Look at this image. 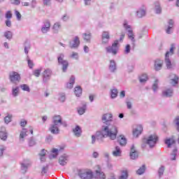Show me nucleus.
Returning a JSON list of instances; mask_svg holds the SVG:
<instances>
[{"mask_svg": "<svg viewBox=\"0 0 179 179\" xmlns=\"http://www.w3.org/2000/svg\"><path fill=\"white\" fill-rule=\"evenodd\" d=\"M118 134V129L115 125L103 126L102 131L100 132V138H110L112 141L117 139V135Z\"/></svg>", "mask_w": 179, "mask_h": 179, "instance_id": "f257e3e1", "label": "nucleus"}, {"mask_svg": "<svg viewBox=\"0 0 179 179\" xmlns=\"http://www.w3.org/2000/svg\"><path fill=\"white\" fill-rule=\"evenodd\" d=\"M64 58H65V55L61 53L57 58V61L59 65H62V69L63 72H66L69 66V62H68V61H66V59H64Z\"/></svg>", "mask_w": 179, "mask_h": 179, "instance_id": "f03ea898", "label": "nucleus"}, {"mask_svg": "<svg viewBox=\"0 0 179 179\" xmlns=\"http://www.w3.org/2000/svg\"><path fill=\"white\" fill-rule=\"evenodd\" d=\"M9 79L11 83H17L20 82L22 77H20V74L16 71H11L9 73Z\"/></svg>", "mask_w": 179, "mask_h": 179, "instance_id": "7ed1b4c3", "label": "nucleus"}, {"mask_svg": "<svg viewBox=\"0 0 179 179\" xmlns=\"http://www.w3.org/2000/svg\"><path fill=\"white\" fill-rule=\"evenodd\" d=\"M123 26L126 30H128V38L129 40H131L133 43H135V35L134 34V31L131 29V26L128 25V22H127V21L124 22Z\"/></svg>", "mask_w": 179, "mask_h": 179, "instance_id": "20e7f679", "label": "nucleus"}, {"mask_svg": "<svg viewBox=\"0 0 179 179\" xmlns=\"http://www.w3.org/2000/svg\"><path fill=\"white\" fill-rule=\"evenodd\" d=\"M106 51L107 52H110L111 54H113V55H115L118 51V41H115L112 44V46L106 48Z\"/></svg>", "mask_w": 179, "mask_h": 179, "instance_id": "39448f33", "label": "nucleus"}, {"mask_svg": "<svg viewBox=\"0 0 179 179\" xmlns=\"http://www.w3.org/2000/svg\"><path fill=\"white\" fill-rule=\"evenodd\" d=\"M157 141H159V137L153 134L148 137L146 143L149 145L150 148H153V146L157 143Z\"/></svg>", "mask_w": 179, "mask_h": 179, "instance_id": "423d86ee", "label": "nucleus"}, {"mask_svg": "<svg viewBox=\"0 0 179 179\" xmlns=\"http://www.w3.org/2000/svg\"><path fill=\"white\" fill-rule=\"evenodd\" d=\"M95 169V173L98 178L106 179V174H104V172L101 171V167H100V165H96Z\"/></svg>", "mask_w": 179, "mask_h": 179, "instance_id": "0eeeda50", "label": "nucleus"}, {"mask_svg": "<svg viewBox=\"0 0 179 179\" xmlns=\"http://www.w3.org/2000/svg\"><path fill=\"white\" fill-rule=\"evenodd\" d=\"M102 121L103 124H108L113 121V115L111 113H105L102 116Z\"/></svg>", "mask_w": 179, "mask_h": 179, "instance_id": "6e6552de", "label": "nucleus"}, {"mask_svg": "<svg viewBox=\"0 0 179 179\" xmlns=\"http://www.w3.org/2000/svg\"><path fill=\"white\" fill-rule=\"evenodd\" d=\"M80 177L82 179H92L93 178V172L91 171H85L84 173H80Z\"/></svg>", "mask_w": 179, "mask_h": 179, "instance_id": "1a4fd4ad", "label": "nucleus"}, {"mask_svg": "<svg viewBox=\"0 0 179 179\" xmlns=\"http://www.w3.org/2000/svg\"><path fill=\"white\" fill-rule=\"evenodd\" d=\"M143 131V127L142 125H138L136 128L133 131V136L134 138H138L141 134H142V131Z\"/></svg>", "mask_w": 179, "mask_h": 179, "instance_id": "9d476101", "label": "nucleus"}, {"mask_svg": "<svg viewBox=\"0 0 179 179\" xmlns=\"http://www.w3.org/2000/svg\"><path fill=\"white\" fill-rule=\"evenodd\" d=\"M49 131L51 134L57 135L59 134V128L58 127V124L53 123L49 128Z\"/></svg>", "mask_w": 179, "mask_h": 179, "instance_id": "9b49d317", "label": "nucleus"}, {"mask_svg": "<svg viewBox=\"0 0 179 179\" xmlns=\"http://www.w3.org/2000/svg\"><path fill=\"white\" fill-rule=\"evenodd\" d=\"M102 44H107L110 40V32L109 31H103L102 33Z\"/></svg>", "mask_w": 179, "mask_h": 179, "instance_id": "f8f14e48", "label": "nucleus"}, {"mask_svg": "<svg viewBox=\"0 0 179 179\" xmlns=\"http://www.w3.org/2000/svg\"><path fill=\"white\" fill-rule=\"evenodd\" d=\"M117 142L120 143V146H125L127 145V138L124 135H120L117 136Z\"/></svg>", "mask_w": 179, "mask_h": 179, "instance_id": "ddd939ff", "label": "nucleus"}, {"mask_svg": "<svg viewBox=\"0 0 179 179\" xmlns=\"http://www.w3.org/2000/svg\"><path fill=\"white\" fill-rule=\"evenodd\" d=\"M0 139H1V141H6V139H8V134H6V130L5 129V127L1 128Z\"/></svg>", "mask_w": 179, "mask_h": 179, "instance_id": "4468645a", "label": "nucleus"}, {"mask_svg": "<svg viewBox=\"0 0 179 179\" xmlns=\"http://www.w3.org/2000/svg\"><path fill=\"white\" fill-rule=\"evenodd\" d=\"M163 66V61L159 59H156L155 62V71H160Z\"/></svg>", "mask_w": 179, "mask_h": 179, "instance_id": "2eb2a0df", "label": "nucleus"}, {"mask_svg": "<svg viewBox=\"0 0 179 179\" xmlns=\"http://www.w3.org/2000/svg\"><path fill=\"white\" fill-rule=\"evenodd\" d=\"M80 45V41L79 40L78 36H75V38L73 40V44L71 46V48H78Z\"/></svg>", "mask_w": 179, "mask_h": 179, "instance_id": "dca6fc26", "label": "nucleus"}, {"mask_svg": "<svg viewBox=\"0 0 179 179\" xmlns=\"http://www.w3.org/2000/svg\"><path fill=\"white\" fill-rule=\"evenodd\" d=\"M130 157L132 160H135V159L138 158V152L135 150V147L134 145H132L131 148Z\"/></svg>", "mask_w": 179, "mask_h": 179, "instance_id": "f3484780", "label": "nucleus"}, {"mask_svg": "<svg viewBox=\"0 0 179 179\" xmlns=\"http://www.w3.org/2000/svg\"><path fill=\"white\" fill-rule=\"evenodd\" d=\"M59 164H61V166H65V164L68 163V156H66V155H62L59 158Z\"/></svg>", "mask_w": 179, "mask_h": 179, "instance_id": "a211bd4d", "label": "nucleus"}, {"mask_svg": "<svg viewBox=\"0 0 179 179\" xmlns=\"http://www.w3.org/2000/svg\"><path fill=\"white\" fill-rule=\"evenodd\" d=\"M73 132L75 136L79 137L82 135V129L80 126H76L73 129Z\"/></svg>", "mask_w": 179, "mask_h": 179, "instance_id": "6ab92c4d", "label": "nucleus"}, {"mask_svg": "<svg viewBox=\"0 0 179 179\" xmlns=\"http://www.w3.org/2000/svg\"><path fill=\"white\" fill-rule=\"evenodd\" d=\"M170 55L169 52H166V55H165V62L166 64V67L168 69H170L171 68V61H170V59L169 58Z\"/></svg>", "mask_w": 179, "mask_h": 179, "instance_id": "aec40b11", "label": "nucleus"}, {"mask_svg": "<svg viewBox=\"0 0 179 179\" xmlns=\"http://www.w3.org/2000/svg\"><path fill=\"white\" fill-rule=\"evenodd\" d=\"M51 73H52V71L50 69H47L46 70H45L43 71V80H47L46 79H48L50 78V77L51 76Z\"/></svg>", "mask_w": 179, "mask_h": 179, "instance_id": "412c9836", "label": "nucleus"}, {"mask_svg": "<svg viewBox=\"0 0 179 179\" xmlns=\"http://www.w3.org/2000/svg\"><path fill=\"white\" fill-rule=\"evenodd\" d=\"M121 176H119L118 179H128V170L123 169L120 171Z\"/></svg>", "mask_w": 179, "mask_h": 179, "instance_id": "4be33fe9", "label": "nucleus"}, {"mask_svg": "<svg viewBox=\"0 0 179 179\" xmlns=\"http://www.w3.org/2000/svg\"><path fill=\"white\" fill-rule=\"evenodd\" d=\"M168 28L166 29L167 34H170L171 33V29L174 27V21L173 20H169V21Z\"/></svg>", "mask_w": 179, "mask_h": 179, "instance_id": "5701e85b", "label": "nucleus"}, {"mask_svg": "<svg viewBox=\"0 0 179 179\" xmlns=\"http://www.w3.org/2000/svg\"><path fill=\"white\" fill-rule=\"evenodd\" d=\"M171 84L172 86H176L178 83V77L174 74L171 76Z\"/></svg>", "mask_w": 179, "mask_h": 179, "instance_id": "b1692460", "label": "nucleus"}, {"mask_svg": "<svg viewBox=\"0 0 179 179\" xmlns=\"http://www.w3.org/2000/svg\"><path fill=\"white\" fill-rule=\"evenodd\" d=\"M53 124H62V117H61V115H55L53 117Z\"/></svg>", "mask_w": 179, "mask_h": 179, "instance_id": "393cba45", "label": "nucleus"}, {"mask_svg": "<svg viewBox=\"0 0 179 179\" xmlns=\"http://www.w3.org/2000/svg\"><path fill=\"white\" fill-rule=\"evenodd\" d=\"M73 85H75V77L71 76L69 80V83H67L66 87L68 89H72L73 87Z\"/></svg>", "mask_w": 179, "mask_h": 179, "instance_id": "a878e982", "label": "nucleus"}, {"mask_svg": "<svg viewBox=\"0 0 179 179\" xmlns=\"http://www.w3.org/2000/svg\"><path fill=\"white\" fill-rule=\"evenodd\" d=\"M52 29L54 33H58L61 30V24L59 22L55 23Z\"/></svg>", "mask_w": 179, "mask_h": 179, "instance_id": "bb28decb", "label": "nucleus"}, {"mask_svg": "<svg viewBox=\"0 0 179 179\" xmlns=\"http://www.w3.org/2000/svg\"><path fill=\"white\" fill-rule=\"evenodd\" d=\"M74 93L77 97L82 96V88L80 86L75 87Z\"/></svg>", "mask_w": 179, "mask_h": 179, "instance_id": "cd10ccee", "label": "nucleus"}, {"mask_svg": "<svg viewBox=\"0 0 179 179\" xmlns=\"http://www.w3.org/2000/svg\"><path fill=\"white\" fill-rule=\"evenodd\" d=\"M165 143L167 145L168 148H171V145H174L176 141L173 138H168L165 141Z\"/></svg>", "mask_w": 179, "mask_h": 179, "instance_id": "c85d7f7f", "label": "nucleus"}, {"mask_svg": "<svg viewBox=\"0 0 179 179\" xmlns=\"http://www.w3.org/2000/svg\"><path fill=\"white\" fill-rule=\"evenodd\" d=\"M113 156H115L116 157L118 156H121V149L120 148V147H118V146L115 147V150H114L113 152Z\"/></svg>", "mask_w": 179, "mask_h": 179, "instance_id": "c756f323", "label": "nucleus"}, {"mask_svg": "<svg viewBox=\"0 0 179 179\" xmlns=\"http://www.w3.org/2000/svg\"><path fill=\"white\" fill-rule=\"evenodd\" d=\"M146 170V166L145 165H143L142 167H141L140 169H138L136 171V173L138 176H142V174H143V173H145Z\"/></svg>", "mask_w": 179, "mask_h": 179, "instance_id": "7c9ffc66", "label": "nucleus"}, {"mask_svg": "<svg viewBox=\"0 0 179 179\" xmlns=\"http://www.w3.org/2000/svg\"><path fill=\"white\" fill-rule=\"evenodd\" d=\"M83 38L84 40H85V41H90L91 38H92V34L90 32L87 33H85L83 34Z\"/></svg>", "mask_w": 179, "mask_h": 179, "instance_id": "2f4dec72", "label": "nucleus"}, {"mask_svg": "<svg viewBox=\"0 0 179 179\" xmlns=\"http://www.w3.org/2000/svg\"><path fill=\"white\" fill-rule=\"evenodd\" d=\"M163 96H164L165 97H171V96H173V90H166L165 92H163Z\"/></svg>", "mask_w": 179, "mask_h": 179, "instance_id": "473e14b6", "label": "nucleus"}, {"mask_svg": "<svg viewBox=\"0 0 179 179\" xmlns=\"http://www.w3.org/2000/svg\"><path fill=\"white\" fill-rule=\"evenodd\" d=\"M52 153H53V154L51 155L50 159H55V157H57L58 156V149L53 148L52 150Z\"/></svg>", "mask_w": 179, "mask_h": 179, "instance_id": "72a5a7b5", "label": "nucleus"}, {"mask_svg": "<svg viewBox=\"0 0 179 179\" xmlns=\"http://www.w3.org/2000/svg\"><path fill=\"white\" fill-rule=\"evenodd\" d=\"M22 169H27L29 166H30V161L29 160H24V163L21 164Z\"/></svg>", "mask_w": 179, "mask_h": 179, "instance_id": "f704fd0d", "label": "nucleus"}, {"mask_svg": "<svg viewBox=\"0 0 179 179\" xmlns=\"http://www.w3.org/2000/svg\"><path fill=\"white\" fill-rule=\"evenodd\" d=\"M109 69L112 72H114L115 71V62L113 60H110V65L109 66Z\"/></svg>", "mask_w": 179, "mask_h": 179, "instance_id": "c9c22d12", "label": "nucleus"}, {"mask_svg": "<svg viewBox=\"0 0 179 179\" xmlns=\"http://www.w3.org/2000/svg\"><path fill=\"white\" fill-rule=\"evenodd\" d=\"M148 75L146 74H143L141 77H140V82L141 83H143L145 82L148 81Z\"/></svg>", "mask_w": 179, "mask_h": 179, "instance_id": "e433bc0d", "label": "nucleus"}, {"mask_svg": "<svg viewBox=\"0 0 179 179\" xmlns=\"http://www.w3.org/2000/svg\"><path fill=\"white\" fill-rule=\"evenodd\" d=\"M145 15L146 11H145V10H140L137 11V16H138V17H143Z\"/></svg>", "mask_w": 179, "mask_h": 179, "instance_id": "4c0bfd02", "label": "nucleus"}, {"mask_svg": "<svg viewBox=\"0 0 179 179\" xmlns=\"http://www.w3.org/2000/svg\"><path fill=\"white\" fill-rule=\"evenodd\" d=\"M24 136H27V131H26V129L24 128L20 134V138L23 139Z\"/></svg>", "mask_w": 179, "mask_h": 179, "instance_id": "58836bf2", "label": "nucleus"}, {"mask_svg": "<svg viewBox=\"0 0 179 179\" xmlns=\"http://www.w3.org/2000/svg\"><path fill=\"white\" fill-rule=\"evenodd\" d=\"M41 71H43V69H36L34 71V76H36V78H38V76H40L41 73Z\"/></svg>", "mask_w": 179, "mask_h": 179, "instance_id": "ea45409f", "label": "nucleus"}, {"mask_svg": "<svg viewBox=\"0 0 179 179\" xmlns=\"http://www.w3.org/2000/svg\"><path fill=\"white\" fill-rule=\"evenodd\" d=\"M118 96V91L117 90H112L111 91V97L112 99H115Z\"/></svg>", "mask_w": 179, "mask_h": 179, "instance_id": "a19ab883", "label": "nucleus"}, {"mask_svg": "<svg viewBox=\"0 0 179 179\" xmlns=\"http://www.w3.org/2000/svg\"><path fill=\"white\" fill-rule=\"evenodd\" d=\"M5 16H6V19H7V20L12 19V16H13L12 11H10V10L7 11L6 13Z\"/></svg>", "mask_w": 179, "mask_h": 179, "instance_id": "79ce46f5", "label": "nucleus"}, {"mask_svg": "<svg viewBox=\"0 0 179 179\" xmlns=\"http://www.w3.org/2000/svg\"><path fill=\"white\" fill-rule=\"evenodd\" d=\"M17 94H19V87L13 89V96H14V97H16Z\"/></svg>", "mask_w": 179, "mask_h": 179, "instance_id": "37998d69", "label": "nucleus"}, {"mask_svg": "<svg viewBox=\"0 0 179 179\" xmlns=\"http://www.w3.org/2000/svg\"><path fill=\"white\" fill-rule=\"evenodd\" d=\"M21 88L24 92H30V87H29V85H27L26 84H24V85H21Z\"/></svg>", "mask_w": 179, "mask_h": 179, "instance_id": "c03bdc74", "label": "nucleus"}, {"mask_svg": "<svg viewBox=\"0 0 179 179\" xmlns=\"http://www.w3.org/2000/svg\"><path fill=\"white\" fill-rule=\"evenodd\" d=\"M4 36L6 37L8 40H10V38H12V32L10 31H6L4 33Z\"/></svg>", "mask_w": 179, "mask_h": 179, "instance_id": "a18cd8bd", "label": "nucleus"}, {"mask_svg": "<svg viewBox=\"0 0 179 179\" xmlns=\"http://www.w3.org/2000/svg\"><path fill=\"white\" fill-rule=\"evenodd\" d=\"M6 124H9L12 121V115H8L4 118Z\"/></svg>", "mask_w": 179, "mask_h": 179, "instance_id": "49530a36", "label": "nucleus"}, {"mask_svg": "<svg viewBox=\"0 0 179 179\" xmlns=\"http://www.w3.org/2000/svg\"><path fill=\"white\" fill-rule=\"evenodd\" d=\"M79 57V55L78 52H73V53L71 55L70 58H73V59H78Z\"/></svg>", "mask_w": 179, "mask_h": 179, "instance_id": "de8ad7c7", "label": "nucleus"}, {"mask_svg": "<svg viewBox=\"0 0 179 179\" xmlns=\"http://www.w3.org/2000/svg\"><path fill=\"white\" fill-rule=\"evenodd\" d=\"M85 111H86V108H79L78 109V113L80 114V115H83V114H85Z\"/></svg>", "mask_w": 179, "mask_h": 179, "instance_id": "09e8293b", "label": "nucleus"}, {"mask_svg": "<svg viewBox=\"0 0 179 179\" xmlns=\"http://www.w3.org/2000/svg\"><path fill=\"white\" fill-rule=\"evenodd\" d=\"M131 51V45H127L124 49L125 54H129Z\"/></svg>", "mask_w": 179, "mask_h": 179, "instance_id": "8fccbe9b", "label": "nucleus"}, {"mask_svg": "<svg viewBox=\"0 0 179 179\" xmlns=\"http://www.w3.org/2000/svg\"><path fill=\"white\" fill-rule=\"evenodd\" d=\"M15 13L17 20H20V19H22V15L20 14V13L17 10H15Z\"/></svg>", "mask_w": 179, "mask_h": 179, "instance_id": "3c124183", "label": "nucleus"}, {"mask_svg": "<svg viewBox=\"0 0 179 179\" xmlns=\"http://www.w3.org/2000/svg\"><path fill=\"white\" fill-rule=\"evenodd\" d=\"M44 27H47V29H50L51 27V24L50 23V21L45 20L44 22Z\"/></svg>", "mask_w": 179, "mask_h": 179, "instance_id": "603ef678", "label": "nucleus"}, {"mask_svg": "<svg viewBox=\"0 0 179 179\" xmlns=\"http://www.w3.org/2000/svg\"><path fill=\"white\" fill-rule=\"evenodd\" d=\"M13 5H20V0H10Z\"/></svg>", "mask_w": 179, "mask_h": 179, "instance_id": "864d4df0", "label": "nucleus"}, {"mask_svg": "<svg viewBox=\"0 0 179 179\" xmlns=\"http://www.w3.org/2000/svg\"><path fill=\"white\" fill-rule=\"evenodd\" d=\"M27 62H28L29 67L31 69V68L34 66V64H33V62L30 59H28Z\"/></svg>", "mask_w": 179, "mask_h": 179, "instance_id": "5fc2aeb1", "label": "nucleus"}, {"mask_svg": "<svg viewBox=\"0 0 179 179\" xmlns=\"http://www.w3.org/2000/svg\"><path fill=\"white\" fill-rule=\"evenodd\" d=\"M158 173L159 176H163V173H164V167L162 166L159 168Z\"/></svg>", "mask_w": 179, "mask_h": 179, "instance_id": "6e6d98bb", "label": "nucleus"}, {"mask_svg": "<svg viewBox=\"0 0 179 179\" xmlns=\"http://www.w3.org/2000/svg\"><path fill=\"white\" fill-rule=\"evenodd\" d=\"M6 26H7V27H10V26H12V22L10 20H6Z\"/></svg>", "mask_w": 179, "mask_h": 179, "instance_id": "4d7b16f0", "label": "nucleus"}, {"mask_svg": "<svg viewBox=\"0 0 179 179\" xmlns=\"http://www.w3.org/2000/svg\"><path fill=\"white\" fill-rule=\"evenodd\" d=\"M157 80H155L153 86H152V89L154 90V92H156V90H157Z\"/></svg>", "mask_w": 179, "mask_h": 179, "instance_id": "13d9d810", "label": "nucleus"}, {"mask_svg": "<svg viewBox=\"0 0 179 179\" xmlns=\"http://www.w3.org/2000/svg\"><path fill=\"white\" fill-rule=\"evenodd\" d=\"M36 145V142L33 139H30L29 141V146H34Z\"/></svg>", "mask_w": 179, "mask_h": 179, "instance_id": "bf43d9fd", "label": "nucleus"}, {"mask_svg": "<svg viewBox=\"0 0 179 179\" xmlns=\"http://www.w3.org/2000/svg\"><path fill=\"white\" fill-rule=\"evenodd\" d=\"M48 170V166H43L42 169V174H45Z\"/></svg>", "mask_w": 179, "mask_h": 179, "instance_id": "052dcab7", "label": "nucleus"}, {"mask_svg": "<svg viewBox=\"0 0 179 179\" xmlns=\"http://www.w3.org/2000/svg\"><path fill=\"white\" fill-rule=\"evenodd\" d=\"M20 125L21 127H26V125H27V121L24 120H21Z\"/></svg>", "mask_w": 179, "mask_h": 179, "instance_id": "680f3d73", "label": "nucleus"}, {"mask_svg": "<svg viewBox=\"0 0 179 179\" xmlns=\"http://www.w3.org/2000/svg\"><path fill=\"white\" fill-rule=\"evenodd\" d=\"M175 121H176V125H177V129H178V131H179V116H178L176 118V120H175Z\"/></svg>", "mask_w": 179, "mask_h": 179, "instance_id": "e2e57ef3", "label": "nucleus"}, {"mask_svg": "<svg viewBox=\"0 0 179 179\" xmlns=\"http://www.w3.org/2000/svg\"><path fill=\"white\" fill-rule=\"evenodd\" d=\"M174 48H176L174 47V45H171L170 51L169 52V53L171 54V55H173V54H174Z\"/></svg>", "mask_w": 179, "mask_h": 179, "instance_id": "0e129e2a", "label": "nucleus"}, {"mask_svg": "<svg viewBox=\"0 0 179 179\" xmlns=\"http://www.w3.org/2000/svg\"><path fill=\"white\" fill-rule=\"evenodd\" d=\"M50 30V28H47L45 27H42L41 31L43 33H47Z\"/></svg>", "mask_w": 179, "mask_h": 179, "instance_id": "69168bd1", "label": "nucleus"}, {"mask_svg": "<svg viewBox=\"0 0 179 179\" xmlns=\"http://www.w3.org/2000/svg\"><path fill=\"white\" fill-rule=\"evenodd\" d=\"M5 150V148L3 146H0V156H2L3 155V151Z\"/></svg>", "mask_w": 179, "mask_h": 179, "instance_id": "338daca9", "label": "nucleus"}, {"mask_svg": "<svg viewBox=\"0 0 179 179\" xmlns=\"http://www.w3.org/2000/svg\"><path fill=\"white\" fill-rule=\"evenodd\" d=\"M127 108L131 110L132 108V103L131 102H127Z\"/></svg>", "mask_w": 179, "mask_h": 179, "instance_id": "774afa93", "label": "nucleus"}]
</instances>
